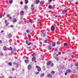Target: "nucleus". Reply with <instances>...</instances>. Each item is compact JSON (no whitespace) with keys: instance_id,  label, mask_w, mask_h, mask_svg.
<instances>
[{"instance_id":"dca6fc26","label":"nucleus","mask_w":78,"mask_h":78,"mask_svg":"<svg viewBox=\"0 0 78 78\" xmlns=\"http://www.w3.org/2000/svg\"><path fill=\"white\" fill-rule=\"evenodd\" d=\"M17 22V20L16 19L14 18L13 20V22H14V23H15V22Z\"/></svg>"},{"instance_id":"774afa93","label":"nucleus","mask_w":78,"mask_h":78,"mask_svg":"<svg viewBox=\"0 0 78 78\" xmlns=\"http://www.w3.org/2000/svg\"><path fill=\"white\" fill-rule=\"evenodd\" d=\"M34 55H36V53L34 52Z\"/></svg>"},{"instance_id":"a878e982","label":"nucleus","mask_w":78,"mask_h":78,"mask_svg":"<svg viewBox=\"0 0 78 78\" xmlns=\"http://www.w3.org/2000/svg\"><path fill=\"white\" fill-rule=\"evenodd\" d=\"M25 2V4H27V3H28V0H26Z\"/></svg>"},{"instance_id":"4c0bfd02","label":"nucleus","mask_w":78,"mask_h":78,"mask_svg":"<svg viewBox=\"0 0 78 78\" xmlns=\"http://www.w3.org/2000/svg\"><path fill=\"white\" fill-rule=\"evenodd\" d=\"M13 64H14V65H17V63L15 62L13 63Z\"/></svg>"},{"instance_id":"c03bdc74","label":"nucleus","mask_w":78,"mask_h":78,"mask_svg":"<svg viewBox=\"0 0 78 78\" xmlns=\"http://www.w3.org/2000/svg\"><path fill=\"white\" fill-rule=\"evenodd\" d=\"M12 71H14V70H15V69H14V68H12Z\"/></svg>"},{"instance_id":"a18cd8bd","label":"nucleus","mask_w":78,"mask_h":78,"mask_svg":"<svg viewBox=\"0 0 78 78\" xmlns=\"http://www.w3.org/2000/svg\"><path fill=\"white\" fill-rule=\"evenodd\" d=\"M30 48H31V47H27V49H30Z\"/></svg>"},{"instance_id":"f704fd0d","label":"nucleus","mask_w":78,"mask_h":78,"mask_svg":"<svg viewBox=\"0 0 78 78\" xmlns=\"http://www.w3.org/2000/svg\"><path fill=\"white\" fill-rule=\"evenodd\" d=\"M62 13L63 14H65V13H66V11H65V10H64L63 11Z\"/></svg>"},{"instance_id":"bb28decb","label":"nucleus","mask_w":78,"mask_h":78,"mask_svg":"<svg viewBox=\"0 0 78 78\" xmlns=\"http://www.w3.org/2000/svg\"><path fill=\"white\" fill-rule=\"evenodd\" d=\"M51 73L52 75H54L55 74V71H52L51 72Z\"/></svg>"},{"instance_id":"9b49d317","label":"nucleus","mask_w":78,"mask_h":78,"mask_svg":"<svg viewBox=\"0 0 78 78\" xmlns=\"http://www.w3.org/2000/svg\"><path fill=\"white\" fill-rule=\"evenodd\" d=\"M66 72L68 73H69L70 72H71L72 70H70V69H68L66 70Z\"/></svg>"},{"instance_id":"412c9836","label":"nucleus","mask_w":78,"mask_h":78,"mask_svg":"<svg viewBox=\"0 0 78 78\" xmlns=\"http://www.w3.org/2000/svg\"><path fill=\"white\" fill-rule=\"evenodd\" d=\"M13 1L12 0H10L9 1V4H11V3H12Z\"/></svg>"},{"instance_id":"4be33fe9","label":"nucleus","mask_w":78,"mask_h":78,"mask_svg":"<svg viewBox=\"0 0 78 78\" xmlns=\"http://www.w3.org/2000/svg\"><path fill=\"white\" fill-rule=\"evenodd\" d=\"M0 55H1V56H4L3 53L2 52H1L0 53Z\"/></svg>"},{"instance_id":"4d7b16f0","label":"nucleus","mask_w":78,"mask_h":78,"mask_svg":"<svg viewBox=\"0 0 78 78\" xmlns=\"http://www.w3.org/2000/svg\"><path fill=\"white\" fill-rule=\"evenodd\" d=\"M8 24H9V23H7L6 24V26H8Z\"/></svg>"},{"instance_id":"aec40b11","label":"nucleus","mask_w":78,"mask_h":78,"mask_svg":"<svg viewBox=\"0 0 78 78\" xmlns=\"http://www.w3.org/2000/svg\"><path fill=\"white\" fill-rule=\"evenodd\" d=\"M8 36H9V38L11 37H12V35H11V34H9Z\"/></svg>"},{"instance_id":"8fccbe9b","label":"nucleus","mask_w":78,"mask_h":78,"mask_svg":"<svg viewBox=\"0 0 78 78\" xmlns=\"http://www.w3.org/2000/svg\"><path fill=\"white\" fill-rule=\"evenodd\" d=\"M16 67H19V65H18V64H17V65H16Z\"/></svg>"},{"instance_id":"58836bf2","label":"nucleus","mask_w":78,"mask_h":78,"mask_svg":"<svg viewBox=\"0 0 78 78\" xmlns=\"http://www.w3.org/2000/svg\"><path fill=\"white\" fill-rule=\"evenodd\" d=\"M68 73L67 72V71H66V72L65 73V75H67V73Z\"/></svg>"},{"instance_id":"69168bd1","label":"nucleus","mask_w":78,"mask_h":78,"mask_svg":"<svg viewBox=\"0 0 78 78\" xmlns=\"http://www.w3.org/2000/svg\"><path fill=\"white\" fill-rule=\"evenodd\" d=\"M75 3H76V5H77L78 4V2H76Z\"/></svg>"},{"instance_id":"f3484780","label":"nucleus","mask_w":78,"mask_h":78,"mask_svg":"<svg viewBox=\"0 0 78 78\" xmlns=\"http://www.w3.org/2000/svg\"><path fill=\"white\" fill-rule=\"evenodd\" d=\"M48 48L49 50L51 49V45L48 46Z\"/></svg>"},{"instance_id":"ddd939ff","label":"nucleus","mask_w":78,"mask_h":78,"mask_svg":"<svg viewBox=\"0 0 78 78\" xmlns=\"http://www.w3.org/2000/svg\"><path fill=\"white\" fill-rule=\"evenodd\" d=\"M41 23V20H38L37 23V24H39V23Z\"/></svg>"},{"instance_id":"423d86ee","label":"nucleus","mask_w":78,"mask_h":78,"mask_svg":"<svg viewBox=\"0 0 78 78\" xmlns=\"http://www.w3.org/2000/svg\"><path fill=\"white\" fill-rule=\"evenodd\" d=\"M32 61H34L36 60V57L33 56L32 58Z\"/></svg>"},{"instance_id":"2f4dec72","label":"nucleus","mask_w":78,"mask_h":78,"mask_svg":"<svg viewBox=\"0 0 78 78\" xmlns=\"http://www.w3.org/2000/svg\"><path fill=\"white\" fill-rule=\"evenodd\" d=\"M13 50V51H16V49L15 48H14Z\"/></svg>"},{"instance_id":"a19ab883","label":"nucleus","mask_w":78,"mask_h":78,"mask_svg":"<svg viewBox=\"0 0 78 78\" xmlns=\"http://www.w3.org/2000/svg\"><path fill=\"white\" fill-rule=\"evenodd\" d=\"M78 65V63H76L75 64V66H77Z\"/></svg>"},{"instance_id":"0eeeda50","label":"nucleus","mask_w":78,"mask_h":78,"mask_svg":"<svg viewBox=\"0 0 78 78\" xmlns=\"http://www.w3.org/2000/svg\"><path fill=\"white\" fill-rule=\"evenodd\" d=\"M34 6V5H31V9H32V11H34V7H33Z\"/></svg>"},{"instance_id":"864d4df0","label":"nucleus","mask_w":78,"mask_h":78,"mask_svg":"<svg viewBox=\"0 0 78 78\" xmlns=\"http://www.w3.org/2000/svg\"><path fill=\"white\" fill-rule=\"evenodd\" d=\"M73 0H69V2L70 3H71V2H72V1H73Z\"/></svg>"},{"instance_id":"e433bc0d","label":"nucleus","mask_w":78,"mask_h":78,"mask_svg":"<svg viewBox=\"0 0 78 78\" xmlns=\"http://www.w3.org/2000/svg\"><path fill=\"white\" fill-rule=\"evenodd\" d=\"M9 16H10L8 14L7 15V17H8V18H9Z\"/></svg>"},{"instance_id":"37998d69","label":"nucleus","mask_w":78,"mask_h":78,"mask_svg":"<svg viewBox=\"0 0 78 78\" xmlns=\"http://www.w3.org/2000/svg\"><path fill=\"white\" fill-rule=\"evenodd\" d=\"M40 5H43V2H40Z\"/></svg>"},{"instance_id":"393cba45","label":"nucleus","mask_w":78,"mask_h":78,"mask_svg":"<svg viewBox=\"0 0 78 78\" xmlns=\"http://www.w3.org/2000/svg\"><path fill=\"white\" fill-rule=\"evenodd\" d=\"M3 49L4 50H7V48L6 47H4Z\"/></svg>"},{"instance_id":"7c9ffc66","label":"nucleus","mask_w":78,"mask_h":78,"mask_svg":"<svg viewBox=\"0 0 78 78\" xmlns=\"http://www.w3.org/2000/svg\"><path fill=\"white\" fill-rule=\"evenodd\" d=\"M29 21L30 22V23H32V20L31 19H30L29 20Z\"/></svg>"},{"instance_id":"338daca9","label":"nucleus","mask_w":78,"mask_h":78,"mask_svg":"<svg viewBox=\"0 0 78 78\" xmlns=\"http://www.w3.org/2000/svg\"><path fill=\"white\" fill-rule=\"evenodd\" d=\"M3 32H4V31L3 30H2L1 32V33H3Z\"/></svg>"},{"instance_id":"473e14b6","label":"nucleus","mask_w":78,"mask_h":78,"mask_svg":"<svg viewBox=\"0 0 78 78\" xmlns=\"http://www.w3.org/2000/svg\"><path fill=\"white\" fill-rule=\"evenodd\" d=\"M57 44H61V42L60 41H57Z\"/></svg>"},{"instance_id":"9d476101","label":"nucleus","mask_w":78,"mask_h":78,"mask_svg":"<svg viewBox=\"0 0 78 78\" xmlns=\"http://www.w3.org/2000/svg\"><path fill=\"white\" fill-rule=\"evenodd\" d=\"M24 9L25 10H27V9H28V7L27 5H25L24 6Z\"/></svg>"},{"instance_id":"c9c22d12","label":"nucleus","mask_w":78,"mask_h":78,"mask_svg":"<svg viewBox=\"0 0 78 78\" xmlns=\"http://www.w3.org/2000/svg\"><path fill=\"white\" fill-rule=\"evenodd\" d=\"M23 35L24 36H27V33H25L23 34Z\"/></svg>"},{"instance_id":"1a4fd4ad","label":"nucleus","mask_w":78,"mask_h":78,"mask_svg":"<svg viewBox=\"0 0 78 78\" xmlns=\"http://www.w3.org/2000/svg\"><path fill=\"white\" fill-rule=\"evenodd\" d=\"M40 2V1L39 0H36L35 1V3L36 4H38Z\"/></svg>"},{"instance_id":"5701e85b","label":"nucleus","mask_w":78,"mask_h":78,"mask_svg":"<svg viewBox=\"0 0 78 78\" xmlns=\"http://www.w3.org/2000/svg\"><path fill=\"white\" fill-rule=\"evenodd\" d=\"M20 14H21V15H23V14H24V12H23V11H21L20 12Z\"/></svg>"},{"instance_id":"de8ad7c7","label":"nucleus","mask_w":78,"mask_h":78,"mask_svg":"<svg viewBox=\"0 0 78 78\" xmlns=\"http://www.w3.org/2000/svg\"><path fill=\"white\" fill-rule=\"evenodd\" d=\"M58 54L59 55H60L61 54V52H58Z\"/></svg>"},{"instance_id":"39448f33","label":"nucleus","mask_w":78,"mask_h":78,"mask_svg":"<svg viewBox=\"0 0 78 78\" xmlns=\"http://www.w3.org/2000/svg\"><path fill=\"white\" fill-rule=\"evenodd\" d=\"M51 64V61H49L47 62V64L48 66H50Z\"/></svg>"},{"instance_id":"f03ea898","label":"nucleus","mask_w":78,"mask_h":78,"mask_svg":"<svg viewBox=\"0 0 78 78\" xmlns=\"http://www.w3.org/2000/svg\"><path fill=\"white\" fill-rule=\"evenodd\" d=\"M51 30L53 31H55V27L54 26H52L51 28Z\"/></svg>"},{"instance_id":"e2e57ef3","label":"nucleus","mask_w":78,"mask_h":78,"mask_svg":"<svg viewBox=\"0 0 78 78\" xmlns=\"http://www.w3.org/2000/svg\"><path fill=\"white\" fill-rule=\"evenodd\" d=\"M55 51H58V49L56 48L55 49Z\"/></svg>"},{"instance_id":"20e7f679","label":"nucleus","mask_w":78,"mask_h":78,"mask_svg":"<svg viewBox=\"0 0 78 78\" xmlns=\"http://www.w3.org/2000/svg\"><path fill=\"white\" fill-rule=\"evenodd\" d=\"M26 42L27 44H28V45H30L31 44V43L30 42L29 43V41H26Z\"/></svg>"},{"instance_id":"bf43d9fd","label":"nucleus","mask_w":78,"mask_h":78,"mask_svg":"<svg viewBox=\"0 0 78 78\" xmlns=\"http://www.w3.org/2000/svg\"><path fill=\"white\" fill-rule=\"evenodd\" d=\"M48 0L49 2H52V0Z\"/></svg>"},{"instance_id":"72a5a7b5","label":"nucleus","mask_w":78,"mask_h":78,"mask_svg":"<svg viewBox=\"0 0 78 78\" xmlns=\"http://www.w3.org/2000/svg\"><path fill=\"white\" fill-rule=\"evenodd\" d=\"M53 66H54V64L53 63H52L50 66L51 67H52Z\"/></svg>"},{"instance_id":"6e6d98bb","label":"nucleus","mask_w":78,"mask_h":78,"mask_svg":"<svg viewBox=\"0 0 78 78\" xmlns=\"http://www.w3.org/2000/svg\"><path fill=\"white\" fill-rule=\"evenodd\" d=\"M9 18V19H12V17L10 16Z\"/></svg>"},{"instance_id":"49530a36","label":"nucleus","mask_w":78,"mask_h":78,"mask_svg":"<svg viewBox=\"0 0 78 78\" xmlns=\"http://www.w3.org/2000/svg\"><path fill=\"white\" fill-rule=\"evenodd\" d=\"M22 21H20L19 22V23H18V24H21L22 23Z\"/></svg>"},{"instance_id":"79ce46f5","label":"nucleus","mask_w":78,"mask_h":78,"mask_svg":"<svg viewBox=\"0 0 78 78\" xmlns=\"http://www.w3.org/2000/svg\"><path fill=\"white\" fill-rule=\"evenodd\" d=\"M2 17V14H0V19Z\"/></svg>"},{"instance_id":"09e8293b","label":"nucleus","mask_w":78,"mask_h":78,"mask_svg":"<svg viewBox=\"0 0 78 78\" xmlns=\"http://www.w3.org/2000/svg\"><path fill=\"white\" fill-rule=\"evenodd\" d=\"M39 73V72H37L35 74V75H38V74Z\"/></svg>"},{"instance_id":"ea45409f","label":"nucleus","mask_w":78,"mask_h":78,"mask_svg":"<svg viewBox=\"0 0 78 78\" xmlns=\"http://www.w3.org/2000/svg\"><path fill=\"white\" fill-rule=\"evenodd\" d=\"M10 50H11V51H12V47H10Z\"/></svg>"},{"instance_id":"f257e3e1","label":"nucleus","mask_w":78,"mask_h":78,"mask_svg":"<svg viewBox=\"0 0 78 78\" xmlns=\"http://www.w3.org/2000/svg\"><path fill=\"white\" fill-rule=\"evenodd\" d=\"M36 67L37 69V70L38 72H40L41 71V69L40 68V67L38 66H36Z\"/></svg>"},{"instance_id":"6ab92c4d","label":"nucleus","mask_w":78,"mask_h":78,"mask_svg":"<svg viewBox=\"0 0 78 78\" xmlns=\"http://www.w3.org/2000/svg\"><path fill=\"white\" fill-rule=\"evenodd\" d=\"M68 45V44L67 43H65L64 44H63L64 46H65V47L67 46Z\"/></svg>"},{"instance_id":"3c124183","label":"nucleus","mask_w":78,"mask_h":78,"mask_svg":"<svg viewBox=\"0 0 78 78\" xmlns=\"http://www.w3.org/2000/svg\"><path fill=\"white\" fill-rule=\"evenodd\" d=\"M20 3L21 5H23V2H20Z\"/></svg>"},{"instance_id":"c756f323","label":"nucleus","mask_w":78,"mask_h":78,"mask_svg":"<svg viewBox=\"0 0 78 78\" xmlns=\"http://www.w3.org/2000/svg\"><path fill=\"white\" fill-rule=\"evenodd\" d=\"M9 65L10 66H12V63H11V62H9Z\"/></svg>"},{"instance_id":"680f3d73","label":"nucleus","mask_w":78,"mask_h":78,"mask_svg":"<svg viewBox=\"0 0 78 78\" xmlns=\"http://www.w3.org/2000/svg\"><path fill=\"white\" fill-rule=\"evenodd\" d=\"M28 37H31V35H30L29 34L28 35Z\"/></svg>"},{"instance_id":"2eb2a0df","label":"nucleus","mask_w":78,"mask_h":78,"mask_svg":"<svg viewBox=\"0 0 78 78\" xmlns=\"http://www.w3.org/2000/svg\"><path fill=\"white\" fill-rule=\"evenodd\" d=\"M48 41V38H46L44 41L45 43H47V41Z\"/></svg>"},{"instance_id":"a211bd4d","label":"nucleus","mask_w":78,"mask_h":78,"mask_svg":"<svg viewBox=\"0 0 78 78\" xmlns=\"http://www.w3.org/2000/svg\"><path fill=\"white\" fill-rule=\"evenodd\" d=\"M25 63H28V62H29V60H25Z\"/></svg>"},{"instance_id":"0e129e2a","label":"nucleus","mask_w":78,"mask_h":78,"mask_svg":"<svg viewBox=\"0 0 78 78\" xmlns=\"http://www.w3.org/2000/svg\"><path fill=\"white\" fill-rule=\"evenodd\" d=\"M7 20H6L5 21V23H7Z\"/></svg>"},{"instance_id":"b1692460","label":"nucleus","mask_w":78,"mask_h":78,"mask_svg":"<svg viewBox=\"0 0 78 78\" xmlns=\"http://www.w3.org/2000/svg\"><path fill=\"white\" fill-rule=\"evenodd\" d=\"M48 8L49 9H51V8H52V6L51 5H49L48 6Z\"/></svg>"},{"instance_id":"f8f14e48","label":"nucleus","mask_w":78,"mask_h":78,"mask_svg":"<svg viewBox=\"0 0 78 78\" xmlns=\"http://www.w3.org/2000/svg\"><path fill=\"white\" fill-rule=\"evenodd\" d=\"M45 76V74L44 73H41L40 75L41 77H44V76Z\"/></svg>"},{"instance_id":"7ed1b4c3","label":"nucleus","mask_w":78,"mask_h":78,"mask_svg":"<svg viewBox=\"0 0 78 78\" xmlns=\"http://www.w3.org/2000/svg\"><path fill=\"white\" fill-rule=\"evenodd\" d=\"M47 76L48 77V78H52L53 77V76H52V75L50 74H48L47 75Z\"/></svg>"},{"instance_id":"4468645a","label":"nucleus","mask_w":78,"mask_h":78,"mask_svg":"<svg viewBox=\"0 0 78 78\" xmlns=\"http://www.w3.org/2000/svg\"><path fill=\"white\" fill-rule=\"evenodd\" d=\"M52 45L53 47H55L56 45V43L55 42L52 43Z\"/></svg>"},{"instance_id":"603ef678","label":"nucleus","mask_w":78,"mask_h":78,"mask_svg":"<svg viewBox=\"0 0 78 78\" xmlns=\"http://www.w3.org/2000/svg\"><path fill=\"white\" fill-rule=\"evenodd\" d=\"M43 37H45V34H43Z\"/></svg>"},{"instance_id":"5fc2aeb1","label":"nucleus","mask_w":78,"mask_h":78,"mask_svg":"<svg viewBox=\"0 0 78 78\" xmlns=\"http://www.w3.org/2000/svg\"><path fill=\"white\" fill-rule=\"evenodd\" d=\"M74 16H75L76 17V16H77V14L75 13V14H74Z\"/></svg>"},{"instance_id":"13d9d810","label":"nucleus","mask_w":78,"mask_h":78,"mask_svg":"<svg viewBox=\"0 0 78 78\" xmlns=\"http://www.w3.org/2000/svg\"><path fill=\"white\" fill-rule=\"evenodd\" d=\"M26 58L27 59H28V57H26Z\"/></svg>"},{"instance_id":"cd10ccee","label":"nucleus","mask_w":78,"mask_h":78,"mask_svg":"<svg viewBox=\"0 0 78 78\" xmlns=\"http://www.w3.org/2000/svg\"><path fill=\"white\" fill-rule=\"evenodd\" d=\"M55 59H56V61H58V57H55Z\"/></svg>"},{"instance_id":"052dcab7","label":"nucleus","mask_w":78,"mask_h":78,"mask_svg":"<svg viewBox=\"0 0 78 78\" xmlns=\"http://www.w3.org/2000/svg\"><path fill=\"white\" fill-rule=\"evenodd\" d=\"M10 27H11V28H12L13 27V25H12L10 26Z\"/></svg>"},{"instance_id":"6e6552de","label":"nucleus","mask_w":78,"mask_h":78,"mask_svg":"<svg viewBox=\"0 0 78 78\" xmlns=\"http://www.w3.org/2000/svg\"><path fill=\"white\" fill-rule=\"evenodd\" d=\"M28 68L29 70H30V69H31V65H29L28 66Z\"/></svg>"},{"instance_id":"c85d7f7f","label":"nucleus","mask_w":78,"mask_h":78,"mask_svg":"<svg viewBox=\"0 0 78 78\" xmlns=\"http://www.w3.org/2000/svg\"><path fill=\"white\" fill-rule=\"evenodd\" d=\"M27 33H29L30 32V30H26Z\"/></svg>"}]
</instances>
